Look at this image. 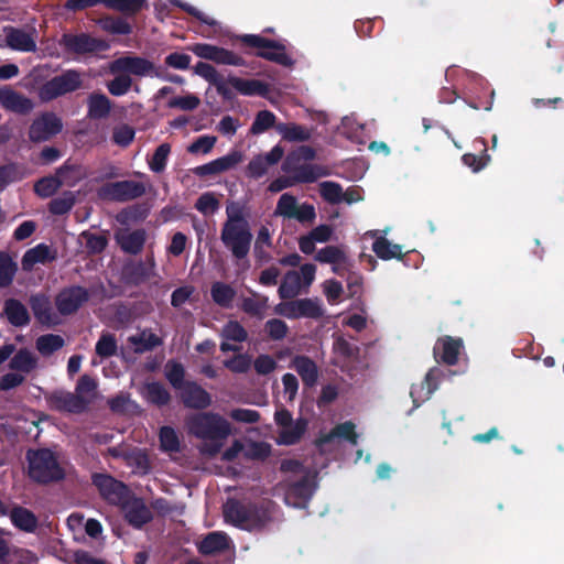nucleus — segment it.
Masks as SVG:
<instances>
[{"mask_svg":"<svg viewBox=\"0 0 564 564\" xmlns=\"http://www.w3.org/2000/svg\"><path fill=\"white\" fill-rule=\"evenodd\" d=\"M188 432L204 442L200 451L207 455L217 454L225 440L231 434L230 423L217 413H199L186 421Z\"/></svg>","mask_w":564,"mask_h":564,"instance_id":"nucleus-1","label":"nucleus"},{"mask_svg":"<svg viewBox=\"0 0 564 564\" xmlns=\"http://www.w3.org/2000/svg\"><path fill=\"white\" fill-rule=\"evenodd\" d=\"M226 215L220 239L234 257L242 259L248 254L252 240L247 214L241 205L231 202L226 207Z\"/></svg>","mask_w":564,"mask_h":564,"instance_id":"nucleus-2","label":"nucleus"},{"mask_svg":"<svg viewBox=\"0 0 564 564\" xmlns=\"http://www.w3.org/2000/svg\"><path fill=\"white\" fill-rule=\"evenodd\" d=\"M29 476L37 482H48L63 478L64 471L54 455L47 449L28 453Z\"/></svg>","mask_w":564,"mask_h":564,"instance_id":"nucleus-3","label":"nucleus"},{"mask_svg":"<svg viewBox=\"0 0 564 564\" xmlns=\"http://www.w3.org/2000/svg\"><path fill=\"white\" fill-rule=\"evenodd\" d=\"M274 423L278 429L276 442L282 445L297 443L307 429V421L305 419L294 420L292 414L284 408L275 411Z\"/></svg>","mask_w":564,"mask_h":564,"instance_id":"nucleus-4","label":"nucleus"},{"mask_svg":"<svg viewBox=\"0 0 564 564\" xmlns=\"http://www.w3.org/2000/svg\"><path fill=\"white\" fill-rule=\"evenodd\" d=\"M316 267L314 264H304L300 271L288 272L279 288L281 299H293L299 295L303 288H307L315 279Z\"/></svg>","mask_w":564,"mask_h":564,"instance_id":"nucleus-5","label":"nucleus"},{"mask_svg":"<svg viewBox=\"0 0 564 564\" xmlns=\"http://www.w3.org/2000/svg\"><path fill=\"white\" fill-rule=\"evenodd\" d=\"M82 84L79 73L75 70L66 72L45 83L39 91V96L43 101H50L64 94L77 89Z\"/></svg>","mask_w":564,"mask_h":564,"instance_id":"nucleus-6","label":"nucleus"},{"mask_svg":"<svg viewBox=\"0 0 564 564\" xmlns=\"http://www.w3.org/2000/svg\"><path fill=\"white\" fill-rule=\"evenodd\" d=\"M111 74H132L135 76H155L159 77L160 73L155 65L143 57L139 56H122L115 59L109 65Z\"/></svg>","mask_w":564,"mask_h":564,"instance_id":"nucleus-7","label":"nucleus"},{"mask_svg":"<svg viewBox=\"0 0 564 564\" xmlns=\"http://www.w3.org/2000/svg\"><path fill=\"white\" fill-rule=\"evenodd\" d=\"M274 313L286 318L295 319L302 317L316 318L319 317L323 312L317 301L312 299H302L279 303L274 307Z\"/></svg>","mask_w":564,"mask_h":564,"instance_id":"nucleus-8","label":"nucleus"},{"mask_svg":"<svg viewBox=\"0 0 564 564\" xmlns=\"http://www.w3.org/2000/svg\"><path fill=\"white\" fill-rule=\"evenodd\" d=\"M189 50L198 57L213 61L217 64L242 66L245 61L236 53L207 43H196Z\"/></svg>","mask_w":564,"mask_h":564,"instance_id":"nucleus-9","label":"nucleus"},{"mask_svg":"<svg viewBox=\"0 0 564 564\" xmlns=\"http://www.w3.org/2000/svg\"><path fill=\"white\" fill-rule=\"evenodd\" d=\"M275 215L299 221H313L315 209L308 204H297L295 197L290 194H283L276 204Z\"/></svg>","mask_w":564,"mask_h":564,"instance_id":"nucleus-10","label":"nucleus"},{"mask_svg":"<svg viewBox=\"0 0 564 564\" xmlns=\"http://www.w3.org/2000/svg\"><path fill=\"white\" fill-rule=\"evenodd\" d=\"M145 188L141 183L121 181L105 185L100 189V196L109 200H128L143 195Z\"/></svg>","mask_w":564,"mask_h":564,"instance_id":"nucleus-11","label":"nucleus"},{"mask_svg":"<svg viewBox=\"0 0 564 564\" xmlns=\"http://www.w3.org/2000/svg\"><path fill=\"white\" fill-rule=\"evenodd\" d=\"M93 480L100 495L110 503L121 505L129 497L127 487L108 475H95Z\"/></svg>","mask_w":564,"mask_h":564,"instance_id":"nucleus-12","label":"nucleus"},{"mask_svg":"<svg viewBox=\"0 0 564 564\" xmlns=\"http://www.w3.org/2000/svg\"><path fill=\"white\" fill-rule=\"evenodd\" d=\"M224 512L228 521L247 530L260 527L267 519L265 514L262 517L256 516L235 501L227 502Z\"/></svg>","mask_w":564,"mask_h":564,"instance_id":"nucleus-13","label":"nucleus"},{"mask_svg":"<svg viewBox=\"0 0 564 564\" xmlns=\"http://www.w3.org/2000/svg\"><path fill=\"white\" fill-rule=\"evenodd\" d=\"M62 130L61 120L53 113H45L35 119L30 128V138L40 142L50 139Z\"/></svg>","mask_w":564,"mask_h":564,"instance_id":"nucleus-14","label":"nucleus"},{"mask_svg":"<svg viewBox=\"0 0 564 564\" xmlns=\"http://www.w3.org/2000/svg\"><path fill=\"white\" fill-rule=\"evenodd\" d=\"M6 41L10 48L21 52H35L36 50V30L33 28L30 32H25L15 28H7Z\"/></svg>","mask_w":564,"mask_h":564,"instance_id":"nucleus-15","label":"nucleus"},{"mask_svg":"<svg viewBox=\"0 0 564 564\" xmlns=\"http://www.w3.org/2000/svg\"><path fill=\"white\" fill-rule=\"evenodd\" d=\"M120 506L127 521L135 528H140L152 518L150 509L140 499L130 498L129 496Z\"/></svg>","mask_w":564,"mask_h":564,"instance_id":"nucleus-16","label":"nucleus"},{"mask_svg":"<svg viewBox=\"0 0 564 564\" xmlns=\"http://www.w3.org/2000/svg\"><path fill=\"white\" fill-rule=\"evenodd\" d=\"M463 349V340L451 336L440 337L434 346V354L443 362L455 365Z\"/></svg>","mask_w":564,"mask_h":564,"instance_id":"nucleus-17","label":"nucleus"},{"mask_svg":"<svg viewBox=\"0 0 564 564\" xmlns=\"http://www.w3.org/2000/svg\"><path fill=\"white\" fill-rule=\"evenodd\" d=\"M86 301L87 292L84 289L70 288L59 293L56 305L62 314H72Z\"/></svg>","mask_w":564,"mask_h":564,"instance_id":"nucleus-18","label":"nucleus"},{"mask_svg":"<svg viewBox=\"0 0 564 564\" xmlns=\"http://www.w3.org/2000/svg\"><path fill=\"white\" fill-rule=\"evenodd\" d=\"M181 398L187 406L195 409L207 408L212 402L210 395L194 382L184 384L181 389Z\"/></svg>","mask_w":564,"mask_h":564,"instance_id":"nucleus-19","label":"nucleus"},{"mask_svg":"<svg viewBox=\"0 0 564 564\" xmlns=\"http://www.w3.org/2000/svg\"><path fill=\"white\" fill-rule=\"evenodd\" d=\"M0 104L8 110L18 113H28L34 108V104L31 99L11 90H0Z\"/></svg>","mask_w":564,"mask_h":564,"instance_id":"nucleus-20","label":"nucleus"},{"mask_svg":"<svg viewBox=\"0 0 564 564\" xmlns=\"http://www.w3.org/2000/svg\"><path fill=\"white\" fill-rule=\"evenodd\" d=\"M338 437L347 438L354 445H356L357 434L355 432V425L351 422H345L337 425L332 432L322 435L317 440V446L321 448V451L326 452L328 449L327 446Z\"/></svg>","mask_w":564,"mask_h":564,"instance_id":"nucleus-21","label":"nucleus"},{"mask_svg":"<svg viewBox=\"0 0 564 564\" xmlns=\"http://www.w3.org/2000/svg\"><path fill=\"white\" fill-rule=\"evenodd\" d=\"M291 367L300 375L305 386L313 387L316 384L318 368L312 359L305 356H296L293 358Z\"/></svg>","mask_w":564,"mask_h":564,"instance_id":"nucleus-22","label":"nucleus"},{"mask_svg":"<svg viewBox=\"0 0 564 564\" xmlns=\"http://www.w3.org/2000/svg\"><path fill=\"white\" fill-rule=\"evenodd\" d=\"M440 371L435 368L431 369L424 380L416 386L412 387L411 397L413 402H424L430 399L432 393L437 389Z\"/></svg>","mask_w":564,"mask_h":564,"instance_id":"nucleus-23","label":"nucleus"},{"mask_svg":"<svg viewBox=\"0 0 564 564\" xmlns=\"http://www.w3.org/2000/svg\"><path fill=\"white\" fill-rule=\"evenodd\" d=\"M315 259L323 263H330L335 273H340L348 267L345 252L340 248L334 246L321 249L316 253Z\"/></svg>","mask_w":564,"mask_h":564,"instance_id":"nucleus-24","label":"nucleus"},{"mask_svg":"<svg viewBox=\"0 0 564 564\" xmlns=\"http://www.w3.org/2000/svg\"><path fill=\"white\" fill-rule=\"evenodd\" d=\"M65 46L76 53L93 52L104 47V44L86 34L65 35L63 37Z\"/></svg>","mask_w":564,"mask_h":564,"instance_id":"nucleus-25","label":"nucleus"},{"mask_svg":"<svg viewBox=\"0 0 564 564\" xmlns=\"http://www.w3.org/2000/svg\"><path fill=\"white\" fill-rule=\"evenodd\" d=\"M55 258V254L46 245H37L28 250L22 259L24 270H32L39 263H46Z\"/></svg>","mask_w":564,"mask_h":564,"instance_id":"nucleus-26","label":"nucleus"},{"mask_svg":"<svg viewBox=\"0 0 564 564\" xmlns=\"http://www.w3.org/2000/svg\"><path fill=\"white\" fill-rule=\"evenodd\" d=\"M377 231H368L366 236L371 238H376L372 250L373 252L383 260H390L392 258H398L402 254V248L399 245H393L389 240L383 237H378Z\"/></svg>","mask_w":564,"mask_h":564,"instance_id":"nucleus-27","label":"nucleus"},{"mask_svg":"<svg viewBox=\"0 0 564 564\" xmlns=\"http://www.w3.org/2000/svg\"><path fill=\"white\" fill-rule=\"evenodd\" d=\"M224 341L220 345L223 351L236 350L237 346L230 341L241 343L247 338V332L238 322H229L223 329Z\"/></svg>","mask_w":564,"mask_h":564,"instance_id":"nucleus-28","label":"nucleus"},{"mask_svg":"<svg viewBox=\"0 0 564 564\" xmlns=\"http://www.w3.org/2000/svg\"><path fill=\"white\" fill-rule=\"evenodd\" d=\"M117 240L124 251L137 253L144 245L145 232L143 230H122L117 235Z\"/></svg>","mask_w":564,"mask_h":564,"instance_id":"nucleus-29","label":"nucleus"},{"mask_svg":"<svg viewBox=\"0 0 564 564\" xmlns=\"http://www.w3.org/2000/svg\"><path fill=\"white\" fill-rule=\"evenodd\" d=\"M229 547V539L225 533L213 532L204 538L198 549L203 554H214Z\"/></svg>","mask_w":564,"mask_h":564,"instance_id":"nucleus-30","label":"nucleus"},{"mask_svg":"<svg viewBox=\"0 0 564 564\" xmlns=\"http://www.w3.org/2000/svg\"><path fill=\"white\" fill-rule=\"evenodd\" d=\"M275 129L284 140L291 142L306 141L312 135L310 129L296 123H279L275 126Z\"/></svg>","mask_w":564,"mask_h":564,"instance_id":"nucleus-31","label":"nucleus"},{"mask_svg":"<svg viewBox=\"0 0 564 564\" xmlns=\"http://www.w3.org/2000/svg\"><path fill=\"white\" fill-rule=\"evenodd\" d=\"M141 395L150 403L164 405L170 401V394L166 389L158 382H149L141 387Z\"/></svg>","mask_w":564,"mask_h":564,"instance_id":"nucleus-32","label":"nucleus"},{"mask_svg":"<svg viewBox=\"0 0 564 564\" xmlns=\"http://www.w3.org/2000/svg\"><path fill=\"white\" fill-rule=\"evenodd\" d=\"M11 370H17L24 376L34 370L37 366L36 357L29 350H19L10 360Z\"/></svg>","mask_w":564,"mask_h":564,"instance_id":"nucleus-33","label":"nucleus"},{"mask_svg":"<svg viewBox=\"0 0 564 564\" xmlns=\"http://www.w3.org/2000/svg\"><path fill=\"white\" fill-rule=\"evenodd\" d=\"M31 305L36 318L41 323L48 325H54L57 323L55 316H53L51 312L50 302L45 296H33L31 299Z\"/></svg>","mask_w":564,"mask_h":564,"instance_id":"nucleus-34","label":"nucleus"},{"mask_svg":"<svg viewBox=\"0 0 564 564\" xmlns=\"http://www.w3.org/2000/svg\"><path fill=\"white\" fill-rule=\"evenodd\" d=\"M12 523L20 530L31 532L37 525L35 516L24 508H14L10 513Z\"/></svg>","mask_w":564,"mask_h":564,"instance_id":"nucleus-35","label":"nucleus"},{"mask_svg":"<svg viewBox=\"0 0 564 564\" xmlns=\"http://www.w3.org/2000/svg\"><path fill=\"white\" fill-rule=\"evenodd\" d=\"M129 343L138 352L152 349L161 344V339L149 330L140 332L129 337Z\"/></svg>","mask_w":564,"mask_h":564,"instance_id":"nucleus-36","label":"nucleus"},{"mask_svg":"<svg viewBox=\"0 0 564 564\" xmlns=\"http://www.w3.org/2000/svg\"><path fill=\"white\" fill-rule=\"evenodd\" d=\"M229 84L243 95H264L267 93L265 86L259 80H246L238 77L229 78Z\"/></svg>","mask_w":564,"mask_h":564,"instance_id":"nucleus-37","label":"nucleus"},{"mask_svg":"<svg viewBox=\"0 0 564 564\" xmlns=\"http://www.w3.org/2000/svg\"><path fill=\"white\" fill-rule=\"evenodd\" d=\"M6 315L10 323L15 326H22L29 322L26 308L14 300H10L6 303Z\"/></svg>","mask_w":564,"mask_h":564,"instance_id":"nucleus-38","label":"nucleus"},{"mask_svg":"<svg viewBox=\"0 0 564 564\" xmlns=\"http://www.w3.org/2000/svg\"><path fill=\"white\" fill-rule=\"evenodd\" d=\"M210 293L214 302L224 307H228L231 304L236 294L230 285L223 282L214 283Z\"/></svg>","mask_w":564,"mask_h":564,"instance_id":"nucleus-39","label":"nucleus"},{"mask_svg":"<svg viewBox=\"0 0 564 564\" xmlns=\"http://www.w3.org/2000/svg\"><path fill=\"white\" fill-rule=\"evenodd\" d=\"M64 346V339L59 335L48 334L36 339V349L43 356H50Z\"/></svg>","mask_w":564,"mask_h":564,"instance_id":"nucleus-40","label":"nucleus"},{"mask_svg":"<svg viewBox=\"0 0 564 564\" xmlns=\"http://www.w3.org/2000/svg\"><path fill=\"white\" fill-rule=\"evenodd\" d=\"M110 111V101L105 95L94 94L88 99V112L93 118H104Z\"/></svg>","mask_w":564,"mask_h":564,"instance_id":"nucleus-41","label":"nucleus"},{"mask_svg":"<svg viewBox=\"0 0 564 564\" xmlns=\"http://www.w3.org/2000/svg\"><path fill=\"white\" fill-rule=\"evenodd\" d=\"M258 55L282 65H289L291 63L283 47L272 41H269L261 51H258Z\"/></svg>","mask_w":564,"mask_h":564,"instance_id":"nucleus-42","label":"nucleus"},{"mask_svg":"<svg viewBox=\"0 0 564 564\" xmlns=\"http://www.w3.org/2000/svg\"><path fill=\"white\" fill-rule=\"evenodd\" d=\"M312 494H313V484H312L311 479L305 478L303 481H301L300 484L293 485L289 489L285 500L288 503L299 507V506H302V503L293 502L292 498L300 497L303 500V502H305L311 497Z\"/></svg>","mask_w":564,"mask_h":564,"instance_id":"nucleus-43","label":"nucleus"},{"mask_svg":"<svg viewBox=\"0 0 564 564\" xmlns=\"http://www.w3.org/2000/svg\"><path fill=\"white\" fill-rule=\"evenodd\" d=\"M54 406L58 410L78 412L83 409V401L70 393H61L54 397Z\"/></svg>","mask_w":564,"mask_h":564,"instance_id":"nucleus-44","label":"nucleus"},{"mask_svg":"<svg viewBox=\"0 0 564 564\" xmlns=\"http://www.w3.org/2000/svg\"><path fill=\"white\" fill-rule=\"evenodd\" d=\"M268 307V297L265 296H253V297H247L241 303V308L251 315L259 316L260 318L263 317L264 312Z\"/></svg>","mask_w":564,"mask_h":564,"instance_id":"nucleus-45","label":"nucleus"},{"mask_svg":"<svg viewBox=\"0 0 564 564\" xmlns=\"http://www.w3.org/2000/svg\"><path fill=\"white\" fill-rule=\"evenodd\" d=\"M243 161V155L239 151H231L228 154L214 160V165L216 173H223L236 167L239 163Z\"/></svg>","mask_w":564,"mask_h":564,"instance_id":"nucleus-46","label":"nucleus"},{"mask_svg":"<svg viewBox=\"0 0 564 564\" xmlns=\"http://www.w3.org/2000/svg\"><path fill=\"white\" fill-rule=\"evenodd\" d=\"M199 104L200 100L197 96L186 93L182 96L171 98L167 101V107L189 111L196 109Z\"/></svg>","mask_w":564,"mask_h":564,"instance_id":"nucleus-47","label":"nucleus"},{"mask_svg":"<svg viewBox=\"0 0 564 564\" xmlns=\"http://www.w3.org/2000/svg\"><path fill=\"white\" fill-rule=\"evenodd\" d=\"M171 152V147L167 143L159 145L149 162L150 169L155 173H161L166 166V161Z\"/></svg>","mask_w":564,"mask_h":564,"instance_id":"nucleus-48","label":"nucleus"},{"mask_svg":"<svg viewBox=\"0 0 564 564\" xmlns=\"http://www.w3.org/2000/svg\"><path fill=\"white\" fill-rule=\"evenodd\" d=\"M275 123V116L269 110L259 111L251 126V132L253 134H260L273 127Z\"/></svg>","mask_w":564,"mask_h":564,"instance_id":"nucleus-49","label":"nucleus"},{"mask_svg":"<svg viewBox=\"0 0 564 564\" xmlns=\"http://www.w3.org/2000/svg\"><path fill=\"white\" fill-rule=\"evenodd\" d=\"M319 193L324 199L336 204L343 202V188L334 182H323L319 184Z\"/></svg>","mask_w":564,"mask_h":564,"instance_id":"nucleus-50","label":"nucleus"},{"mask_svg":"<svg viewBox=\"0 0 564 564\" xmlns=\"http://www.w3.org/2000/svg\"><path fill=\"white\" fill-rule=\"evenodd\" d=\"M17 271V265L11 258L0 253V286H7L11 283Z\"/></svg>","mask_w":564,"mask_h":564,"instance_id":"nucleus-51","label":"nucleus"},{"mask_svg":"<svg viewBox=\"0 0 564 564\" xmlns=\"http://www.w3.org/2000/svg\"><path fill=\"white\" fill-rule=\"evenodd\" d=\"M144 3L145 0H102L106 7L122 12H137Z\"/></svg>","mask_w":564,"mask_h":564,"instance_id":"nucleus-52","label":"nucleus"},{"mask_svg":"<svg viewBox=\"0 0 564 564\" xmlns=\"http://www.w3.org/2000/svg\"><path fill=\"white\" fill-rule=\"evenodd\" d=\"M161 448L165 452H177L180 448V441L175 431L169 426H164L160 431Z\"/></svg>","mask_w":564,"mask_h":564,"instance_id":"nucleus-53","label":"nucleus"},{"mask_svg":"<svg viewBox=\"0 0 564 564\" xmlns=\"http://www.w3.org/2000/svg\"><path fill=\"white\" fill-rule=\"evenodd\" d=\"M165 376L170 383L176 389H182L185 383H183L184 378V368L181 364L175 361H169L165 365Z\"/></svg>","mask_w":564,"mask_h":564,"instance_id":"nucleus-54","label":"nucleus"},{"mask_svg":"<svg viewBox=\"0 0 564 564\" xmlns=\"http://www.w3.org/2000/svg\"><path fill=\"white\" fill-rule=\"evenodd\" d=\"M270 445L263 442H248L243 444V456L251 459H262L269 456Z\"/></svg>","mask_w":564,"mask_h":564,"instance_id":"nucleus-55","label":"nucleus"},{"mask_svg":"<svg viewBox=\"0 0 564 564\" xmlns=\"http://www.w3.org/2000/svg\"><path fill=\"white\" fill-rule=\"evenodd\" d=\"M61 184L55 176L44 177L35 184L34 191L41 197H50L61 187Z\"/></svg>","mask_w":564,"mask_h":564,"instance_id":"nucleus-56","label":"nucleus"},{"mask_svg":"<svg viewBox=\"0 0 564 564\" xmlns=\"http://www.w3.org/2000/svg\"><path fill=\"white\" fill-rule=\"evenodd\" d=\"M195 207L204 215H212L219 208V200L213 193L203 194L196 202Z\"/></svg>","mask_w":564,"mask_h":564,"instance_id":"nucleus-57","label":"nucleus"},{"mask_svg":"<svg viewBox=\"0 0 564 564\" xmlns=\"http://www.w3.org/2000/svg\"><path fill=\"white\" fill-rule=\"evenodd\" d=\"M116 75V78L108 84V89L115 96L124 95L130 89L132 80L126 74Z\"/></svg>","mask_w":564,"mask_h":564,"instance_id":"nucleus-58","label":"nucleus"},{"mask_svg":"<svg viewBox=\"0 0 564 564\" xmlns=\"http://www.w3.org/2000/svg\"><path fill=\"white\" fill-rule=\"evenodd\" d=\"M194 72L210 84L218 85L220 83V76L217 69L210 64L199 62L195 65Z\"/></svg>","mask_w":564,"mask_h":564,"instance_id":"nucleus-59","label":"nucleus"},{"mask_svg":"<svg viewBox=\"0 0 564 564\" xmlns=\"http://www.w3.org/2000/svg\"><path fill=\"white\" fill-rule=\"evenodd\" d=\"M265 332L274 340L282 339L288 334V325L278 318H272L265 323Z\"/></svg>","mask_w":564,"mask_h":564,"instance_id":"nucleus-60","label":"nucleus"},{"mask_svg":"<svg viewBox=\"0 0 564 564\" xmlns=\"http://www.w3.org/2000/svg\"><path fill=\"white\" fill-rule=\"evenodd\" d=\"M216 143V137L213 135H203L199 137L196 141H194L188 147V152L193 154H206L208 153Z\"/></svg>","mask_w":564,"mask_h":564,"instance_id":"nucleus-61","label":"nucleus"},{"mask_svg":"<svg viewBox=\"0 0 564 564\" xmlns=\"http://www.w3.org/2000/svg\"><path fill=\"white\" fill-rule=\"evenodd\" d=\"M133 138L134 130L127 124H120L113 129L112 139L120 147H127Z\"/></svg>","mask_w":564,"mask_h":564,"instance_id":"nucleus-62","label":"nucleus"},{"mask_svg":"<svg viewBox=\"0 0 564 564\" xmlns=\"http://www.w3.org/2000/svg\"><path fill=\"white\" fill-rule=\"evenodd\" d=\"M117 351V343L115 338L109 335H102L96 345V352L100 357H109L115 355Z\"/></svg>","mask_w":564,"mask_h":564,"instance_id":"nucleus-63","label":"nucleus"},{"mask_svg":"<svg viewBox=\"0 0 564 564\" xmlns=\"http://www.w3.org/2000/svg\"><path fill=\"white\" fill-rule=\"evenodd\" d=\"M225 366L237 373L246 372L251 366V359L247 355H238L232 359L225 361Z\"/></svg>","mask_w":564,"mask_h":564,"instance_id":"nucleus-64","label":"nucleus"}]
</instances>
